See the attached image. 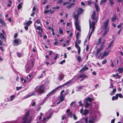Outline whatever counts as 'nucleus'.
I'll use <instances>...</instances> for the list:
<instances>
[{
  "instance_id": "f257e3e1",
  "label": "nucleus",
  "mask_w": 123,
  "mask_h": 123,
  "mask_svg": "<svg viewBox=\"0 0 123 123\" xmlns=\"http://www.w3.org/2000/svg\"><path fill=\"white\" fill-rule=\"evenodd\" d=\"M83 11V9L81 8H79L77 11V14H75L74 13L73 14V17L75 19V25L77 30L78 31H81L80 27V21L78 19L79 15L81 14Z\"/></svg>"
},
{
  "instance_id": "f03ea898",
  "label": "nucleus",
  "mask_w": 123,
  "mask_h": 123,
  "mask_svg": "<svg viewBox=\"0 0 123 123\" xmlns=\"http://www.w3.org/2000/svg\"><path fill=\"white\" fill-rule=\"evenodd\" d=\"M44 91L43 86H37L35 88L34 91L33 92L24 97V98L26 99L31 96L35 95L37 94L38 95L41 94L43 93Z\"/></svg>"
},
{
  "instance_id": "7ed1b4c3",
  "label": "nucleus",
  "mask_w": 123,
  "mask_h": 123,
  "mask_svg": "<svg viewBox=\"0 0 123 123\" xmlns=\"http://www.w3.org/2000/svg\"><path fill=\"white\" fill-rule=\"evenodd\" d=\"M34 62L32 61H29L27 62L25 65V70L26 72H29L32 68L33 66Z\"/></svg>"
},
{
  "instance_id": "20e7f679",
  "label": "nucleus",
  "mask_w": 123,
  "mask_h": 123,
  "mask_svg": "<svg viewBox=\"0 0 123 123\" xmlns=\"http://www.w3.org/2000/svg\"><path fill=\"white\" fill-rule=\"evenodd\" d=\"M89 28L90 30L89 32L90 31V29L91 28H92V30L90 34H88V39L89 40L93 32H94V30L95 29V22H94L93 21L92 22V23H91V21L90 19H89Z\"/></svg>"
},
{
  "instance_id": "39448f33",
  "label": "nucleus",
  "mask_w": 123,
  "mask_h": 123,
  "mask_svg": "<svg viewBox=\"0 0 123 123\" xmlns=\"http://www.w3.org/2000/svg\"><path fill=\"white\" fill-rule=\"evenodd\" d=\"M43 115L42 113H40V115L37 118V123H46V122L45 121L47 119H48L50 118L51 117V114L49 116L46 118H43V121H40L42 118V116Z\"/></svg>"
},
{
  "instance_id": "423d86ee",
  "label": "nucleus",
  "mask_w": 123,
  "mask_h": 123,
  "mask_svg": "<svg viewBox=\"0 0 123 123\" xmlns=\"http://www.w3.org/2000/svg\"><path fill=\"white\" fill-rule=\"evenodd\" d=\"M72 82V80H70L68 81L66 83L64 84H63L62 86H60L58 87H57L55 89H54L53 90H52L51 92L49 94H51L52 95L53 94H54L55 92L59 88H61L63 86H64L68 85L70 83Z\"/></svg>"
},
{
  "instance_id": "0eeeda50",
  "label": "nucleus",
  "mask_w": 123,
  "mask_h": 123,
  "mask_svg": "<svg viewBox=\"0 0 123 123\" xmlns=\"http://www.w3.org/2000/svg\"><path fill=\"white\" fill-rule=\"evenodd\" d=\"M93 99L90 98L89 97L86 98L84 100L85 103V107L86 108H87L91 105V104L89 103V102H90L92 101Z\"/></svg>"
},
{
  "instance_id": "6e6552de",
  "label": "nucleus",
  "mask_w": 123,
  "mask_h": 123,
  "mask_svg": "<svg viewBox=\"0 0 123 123\" xmlns=\"http://www.w3.org/2000/svg\"><path fill=\"white\" fill-rule=\"evenodd\" d=\"M29 111H27L26 112L25 116L23 118V122L22 123H30L31 122V118L29 121L26 122L27 120L28 119V118L29 115Z\"/></svg>"
},
{
  "instance_id": "1a4fd4ad",
  "label": "nucleus",
  "mask_w": 123,
  "mask_h": 123,
  "mask_svg": "<svg viewBox=\"0 0 123 123\" xmlns=\"http://www.w3.org/2000/svg\"><path fill=\"white\" fill-rule=\"evenodd\" d=\"M110 52V51H105L103 54L102 53H100L98 57V58H100L101 60L103 59L105 56L108 55Z\"/></svg>"
},
{
  "instance_id": "9d476101",
  "label": "nucleus",
  "mask_w": 123,
  "mask_h": 123,
  "mask_svg": "<svg viewBox=\"0 0 123 123\" xmlns=\"http://www.w3.org/2000/svg\"><path fill=\"white\" fill-rule=\"evenodd\" d=\"M81 40H77L75 42V46L78 49V51L79 54H80V48L78 44H79L81 43Z\"/></svg>"
},
{
  "instance_id": "9b49d317",
  "label": "nucleus",
  "mask_w": 123,
  "mask_h": 123,
  "mask_svg": "<svg viewBox=\"0 0 123 123\" xmlns=\"http://www.w3.org/2000/svg\"><path fill=\"white\" fill-rule=\"evenodd\" d=\"M109 21V19H108L106 21L104 22L103 26V30L109 29V28H108Z\"/></svg>"
},
{
  "instance_id": "f8f14e48",
  "label": "nucleus",
  "mask_w": 123,
  "mask_h": 123,
  "mask_svg": "<svg viewBox=\"0 0 123 123\" xmlns=\"http://www.w3.org/2000/svg\"><path fill=\"white\" fill-rule=\"evenodd\" d=\"M32 23V21H28L26 23L24 24V25L25 26V29L26 30H28V27Z\"/></svg>"
},
{
  "instance_id": "ddd939ff",
  "label": "nucleus",
  "mask_w": 123,
  "mask_h": 123,
  "mask_svg": "<svg viewBox=\"0 0 123 123\" xmlns=\"http://www.w3.org/2000/svg\"><path fill=\"white\" fill-rule=\"evenodd\" d=\"M36 23L35 24V27L36 29H37L40 31L39 32V34L40 35L41 37L42 36L41 34L43 32V29L40 26H37L35 25Z\"/></svg>"
},
{
  "instance_id": "4468645a",
  "label": "nucleus",
  "mask_w": 123,
  "mask_h": 123,
  "mask_svg": "<svg viewBox=\"0 0 123 123\" xmlns=\"http://www.w3.org/2000/svg\"><path fill=\"white\" fill-rule=\"evenodd\" d=\"M95 14L96 12L94 11L93 12L91 16V18L92 20H94L95 22L96 23L97 22L98 18L97 17L95 18Z\"/></svg>"
},
{
  "instance_id": "2eb2a0df",
  "label": "nucleus",
  "mask_w": 123,
  "mask_h": 123,
  "mask_svg": "<svg viewBox=\"0 0 123 123\" xmlns=\"http://www.w3.org/2000/svg\"><path fill=\"white\" fill-rule=\"evenodd\" d=\"M81 113L84 115H87L89 112V111L85 109L84 110L83 112V109H81L80 111Z\"/></svg>"
},
{
  "instance_id": "dca6fc26",
  "label": "nucleus",
  "mask_w": 123,
  "mask_h": 123,
  "mask_svg": "<svg viewBox=\"0 0 123 123\" xmlns=\"http://www.w3.org/2000/svg\"><path fill=\"white\" fill-rule=\"evenodd\" d=\"M103 48L104 44H101V45L100 48H98L97 49V52L96 53V54L97 56L98 55L99 53L102 50Z\"/></svg>"
},
{
  "instance_id": "f3484780",
  "label": "nucleus",
  "mask_w": 123,
  "mask_h": 123,
  "mask_svg": "<svg viewBox=\"0 0 123 123\" xmlns=\"http://www.w3.org/2000/svg\"><path fill=\"white\" fill-rule=\"evenodd\" d=\"M14 42L17 45H18L21 43V42L19 39H15L14 40Z\"/></svg>"
},
{
  "instance_id": "a211bd4d",
  "label": "nucleus",
  "mask_w": 123,
  "mask_h": 123,
  "mask_svg": "<svg viewBox=\"0 0 123 123\" xmlns=\"http://www.w3.org/2000/svg\"><path fill=\"white\" fill-rule=\"evenodd\" d=\"M88 69V68L86 66H85L80 71V72H82L85 70H87Z\"/></svg>"
},
{
  "instance_id": "6ab92c4d",
  "label": "nucleus",
  "mask_w": 123,
  "mask_h": 123,
  "mask_svg": "<svg viewBox=\"0 0 123 123\" xmlns=\"http://www.w3.org/2000/svg\"><path fill=\"white\" fill-rule=\"evenodd\" d=\"M3 33H0V37L1 39H4L5 38V37L4 35L5 34L4 31L3 30H2Z\"/></svg>"
},
{
  "instance_id": "aec40b11",
  "label": "nucleus",
  "mask_w": 123,
  "mask_h": 123,
  "mask_svg": "<svg viewBox=\"0 0 123 123\" xmlns=\"http://www.w3.org/2000/svg\"><path fill=\"white\" fill-rule=\"evenodd\" d=\"M96 120V118L94 117H92L89 121V123H94Z\"/></svg>"
},
{
  "instance_id": "412c9836",
  "label": "nucleus",
  "mask_w": 123,
  "mask_h": 123,
  "mask_svg": "<svg viewBox=\"0 0 123 123\" xmlns=\"http://www.w3.org/2000/svg\"><path fill=\"white\" fill-rule=\"evenodd\" d=\"M111 77L114 78L117 77L118 79H120L121 77V76L119 75L118 73H117L116 74H113L111 76Z\"/></svg>"
},
{
  "instance_id": "4be33fe9",
  "label": "nucleus",
  "mask_w": 123,
  "mask_h": 123,
  "mask_svg": "<svg viewBox=\"0 0 123 123\" xmlns=\"http://www.w3.org/2000/svg\"><path fill=\"white\" fill-rule=\"evenodd\" d=\"M32 79V78L31 77V75L30 74H29L28 75V76L27 77V81L30 82L31 81Z\"/></svg>"
},
{
  "instance_id": "5701e85b",
  "label": "nucleus",
  "mask_w": 123,
  "mask_h": 123,
  "mask_svg": "<svg viewBox=\"0 0 123 123\" xmlns=\"http://www.w3.org/2000/svg\"><path fill=\"white\" fill-rule=\"evenodd\" d=\"M64 77V76L63 74L62 73H61L58 76V78L59 80H61L63 79Z\"/></svg>"
},
{
  "instance_id": "b1692460",
  "label": "nucleus",
  "mask_w": 123,
  "mask_h": 123,
  "mask_svg": "<svg viewBox=\"0 0 123 123\" xmlns=\"http://www.w3.org/2000/svg\"><path fill=\"white\" fill-rule=\"evenodd\" d=\"M64 100V99L63 95H61V96L60 98V101H59V102H58L57 104H59L60 103V102H62Z\"/></svg>"
},
{
  "instance_id": "393cba45",
  "label": "nucleus",
  "mask_w": 123,
  "mask_h": 123,
  "mask_svg": "<svg viewBox=\"0 0 123 123\" xmlns=\"http://www.w3.org/2000/svg\"><path fill=\"white\" fill-rule=\"evenodd\" d=\"M95 7L96 9V11L97 12H98L99 11V8L98 6L96 3H95L94 4Z\"/></svg>"
},
{
  "instance_id": "a878e982",
  "label": "nucleus",
  "mask_w": 123,
  "mask_h": 123,
  "mask_svg": "<svg viewBox=\"0 0 123 123\" xmlns=\"http://www.w3.org/2000/svg\"><path fill=\"white\" fill-rule=\"evenodd\" d=\"M123 71V68H119L117 69V71L119 73H122Z\"/></svg>"
},
{
  "instance_id": "bb28decb",
  "label": "nucleus",
  "mask_w": 123,
  "mask_h": 123,
  "mask_svg": "<svg viewBox=\"0 0 123 123\" xmlns=\"http://www.w3.org/2000/svg\"><path fill=\"white\" fill-rule=\"evenodd\" d=\"M15 96L14 95H12L11 96L10 98L9 99H8V100L9 101H11L13 100L14 99Z\"/></svg>"
},
{
  "instance_id": "cd10ccee",
  "label": "nucleus",
  "mask_w": 123,
  "mask_h": 123,
  "mask_svg": "<svg viewBox=\"0 0 123 123\" xmlns=\"http://www.w3.org/2000/svg\"><path fill=\"white\" fill-rule=\"evenodd\" d=\"M101 39L102 38H100L98 39V41L96 43L97 45H99L100 44L101 42Z\"/></svg>"
},
{
  "instance_id": "c85d7f7f",
  "label": "nucleus",
  "mask_w": 123,
  "mask_h": 123,
  "mask_svg": "<svg viewBox=\"0 0 123 123\" xmlns=\"http://www.w3.org/2000/svg\"><path fill=\"white\" fill-rule=\"evenodd\" d=\"M116 91V89H113V91L112 92H110V95H114V94L115 93V92Z\"/></svg>"
},
{
  "instance_id": "c756f323",
  "label": "nucleus",
  "mask_w": 123,
  "mask_h": 123,
  "mask_svg": "<svg viewBox=\"0 0 123 123\" xmlns=\"http://www.w3.org/2000/svg\"><path fill=\"white\" fill-rule=\"evenodd\" d=\"M117 19V17L115 15H114L113 17L111 18V20L113 22H114Z\"/></svg>"
},
{
  "instance_id": "7c9ffc66",
  "label": "nucleus",
  "mask_w": 123,
  "mask_h": 123,
  "mask_svg": "<svg viewBox=\"0 0 123 123\" xmlns=\"http://www.w3.org/2000/svg\"><path fill=\"white\" fill-rule=\"evenodd\" d=\"M105 30V32L103 34V36L104 37L106 34L109 31V29H107L106 30Z\"/></svg>"
},
{
  "instance_id": "2f4dec72",
  "label": "nucleus",
  "mask_w": 123,
  "mask_h": 123,
  "mask_svg": "<svg viewBox=\"0 0 123 123\" xmlns=\"http://www.w3.org/2000/svg\"><path fill=\"white\" fill-rule=\"evenodd\" d=\"M117 95L116 94V96H113L112 97V99L113 100H114L115 99L117 100L118 99Z\"/></svg>"
},
{
  "instance_id": "473e14b6",
  "label": "nucleus",
  "mask_w": 123,
  "mask_h": 123,
  "mask_svg": "<svg viewBox=\"0 0 123 123\" xmlns=\"http://www.w3.org/2000/svg\"><path fill=\"white\" fill-rule=\"evenodd\" d=\"M80 37V33L78 32L77 33L76 36V38L77 40L79 39Z\"/></svg>"
},
{
  "instance_id": "72a5a7b5",
  "label": "nucleus",
  "mask_w": 123,
  "mask_h": 123,
  "mask_svg": "<svg viewBox=\"0 0 123 123\" xmlns=\"http://www.w3.org/2000/svg\"><path fill=\"white\" fill-rule=\"evenodd\" d=\"M77 60L79 62H80L82 60L81 57L80 56H78L77 57Z\"/></svg>"
},
{
  "instance_id": "f704fd0d",
  "label": "nucleus",
  "mask_w": 123,
  "mask_h": 123,
  "mask_svg": "<svg viewBox=\"0 0 123 123\" xmlns=\"http://www.w3.org/2000/svg\"><path fill=\"white\" fill-rule=\"evenodd\" d=\"M22 3H19L18 6V9H21L22 7Z\"/></svg>"
},
{
  "instance_id": "c9c22d12",
  "label": "nucleus",
  "mask_w": 123,
  "mask_h": 123,
  "mask_svg": "<svg viewBox=\"0 0 123 123\" xmlns=\"http://www.w3.org/2000/svg\"><path fill=\"white\" fill-rule=\"evenodd\" d=\"M107 0H102L100 2V6H101L103 3L106 2Z\"/></svg>"
},
{
  "instance_id": "e433bc0d",
  "label": "nucleus",
  "mask_w": 123,
  "mask_h": 123,
  "mask_svg": "<svg viewBox=\"0 0 123 123\" xmlns=\"http://www.w3.org/2000/svg\"><path fill=\"white\" fill-rule=\"evenodd\" d=\"M0 22L3 25H5V23L4 21L1 19H0Z\"/></svg>"
},
{
  "instance_id": "4c0bfd02",
  "label": "nucleus",
  "mask_w": 123,
  "mask_h": 123,
  "mask_svg": "<svg viewBox=\"0 0 123 123\" xmlns=\"http://www.w3.org/2000/svg\"><path fill=\"white\" fill-rule=\"evenodd\" d=\"M79 78H86L87 77V76L86 75H80L79 76Z\"/></svg>"
},
{
  "instance_id": "58836bf2",
  "label": "nucleus",
  "mask_w": 123,
  "mask_h": 123,
  "mask_svg": "<svg viewBox=\"0 0 123 123\" xmlns=\"http://www.w3.org/2000/svg\"><path fill=\"white\" fill-rule=\"evenodd\" d=\"M109 1L110 3V5L111 6H112L114 4V3L113 2V0H109Z\"/></svg>"
},
{
  "instance_id": "ea45409f",
  "label": "nucleus",
  "mask_w": 123,
  "mask_h": 123,
  "mask_svg": "<svg viewBox=\"0 0 123 123\" xmlns=\"http://www.w3.org/2000/svg\"><path fill=\"white\" fill-rule=\"evenodd\" d=\"M21 80L22 82H23L24 83H25L26 82V81L24 79L23 77L21 78Z\"/></svg>"
},
{
  "instance_id": "a19ab883",
  "label": "nucleus",
  "mask_w": 123,
  "mask_h": 123,
  "mask_svg": "<svg viewBox=\"0 0 123 123\" xmlns=\"http://www.w3.org/2000/svg\"><path fill=\"white\" fill-rule=\"evenodd\" d=\"M59 33L60 34H61L63 33V31L62 30L61 28H59Z\"/></svg>"
},
{
  "instance_id": "79ce46f5",
  "label": "nucleus",
  "mask_w": 123,
  "mask_h": 123,
  "mask_svg": "<svg viewBox=\"0 0 123 123\" xmlns=\"http://www.w3.org/2000/svg\"><path fill=\"white\" fill-rule=\"evenodd\" d=\"M113 43V41H112L110 43L109 45H108V47L110 48V47L112 45Z\"/></svg>"
},
{
  "instance_id": "37998d69",
  "label": "nucleus",
  "mask_w": 123,
  "mask_h": 123,
  "mask_svg": "<svg viewBox=\"0 0 123 123\" xmlns=\"http://www.w3.org/2000/svg\"><path fill=\"white\" fill-rule=\"evenodd\" d=\"M17 55L18 57H20L22 56V53H17Z\"/></svg>"
},
{
  "instance_id": "c03bdc74",
  "label": "nucleus",
  "mask_w": 123,
  "mask_h": 123,
  "mask_svg": "<svg viewBox=\"0 0 123 123\" xmlns=\"http://www.w3.org/2000/svg\"><path fill=\"white\" fill-rule=\"evenodd\" d=\"M117 94V97L118 98L119 97L120 98H122V95L121 93L117 94Z\"/></svg>"
},
{
  "instance_id": "a18cd8bd",
  "label": "nucleus",
  "mask_w": 123,
  "mask_h": 123,
  "mask_svg": "<svg viewBox=\"0 0 123 123\" xmlns=\"http://www.w3.org/2000/svg\"><path fill=\"white\" fill-rule=\"evenodd\" d=\"M107 62V60L105 59V60H103L102 62V64H104L106 63Z\"/></svg>"
},
{
  "instance_id": "49530a36",
  "label": "nucleus",
  "mask_w": 123,
  "mask_h": 123,
  "mask_svg": "<svg viewBox=\"0 0 123 123\" xmlns=\"http://www.w3.org/2000/svg\"><path fill=\"white\" fill-rule=\"evenodd\" d=\"M59 8L60 7L59 6H57L56 7H52V8L54 9H59Z\"/></svg>"
},
{
  "instance_id": "de8ad7c7",
  "label": "nucleus",
  "mask_w": 123,
  "mask_h": 123,
  "mask_svg": "<svg viewBox=\"0 0 123 123\" xmlns=\"http://www.w3.org/2000/svg\"><path fill=\"white\" fill-rule=\"evenodd\" d=\"M68 116L70 117H72V116H73V115H72V112H71L69 114Z\"/></svg>"
},
{
  "instance_id": "09e8293b",
  "label": "nucleus",
  "mask_w": 123,
  "mask_h": 123,
  "mask_svg": "<svg viewBox=\"0 0 123 123\" xmlns=\"http://www.w3.org/2000/svg\"><path fill=\"white\" fill-rule=\"evenodd\" d=\"M69 3L68 2H64L63 3V5H68L69 4Z\"/></svg>"
},
{
  "instance_id": "8fccbe9b",
  "label": "nucleus",
  "mask_w": 123,
  "mask_h": 123,
  "mask_svg": "<svg viewBox=\"0 0 123 123\" xmlns=\"http://www.w3.org/2000/svg\"><path fill=\"white\" fill-rule=\"evenodd\" d=\"M123 24V23H121L120 24V25H118L117 26V27L118 28H119L121 27V26Z\"/></svg>"
},
{
  "instance_id": "3c124183",
  "label": "nucleus",
  "mask_w": 123,
  "mask_h": 123,
  "mask_svg": "<svg viewBox=\"0 0 123 123\" xmlns=\"http://www.w3.org/2000/svg\"><path fill=\"white\" fill-rule=\"evenodd\" d=\"M58 56V54H56V55H55V57L54 58V60H56L57 59V58Z\"/></svg>"
},
{
  "instance_id": "603ef678",
  "label": "nucleus",
  "mask_w": 123,
  "mask_h": 123,
  "mask_svg": "<svg viewBox=\"0 0 123 123\" xmlns=\"http://www.w3.org/2000/svg\"><path fill=\"white\" fill-rule=\"evenodd\" d=\"M75 102H74V101H73V102H72L71 103V104H70V105L71 106H73V105L75 104Z\"/></svg>"
},
{
  "instance_id": "864d4df0",
  "label": "nucleus",
  "mask_w": 123,
  "mask_h": 123,
  "mask_svg": "<svg viewBox=\"0 0 123 123\" xmlns=\"http://www.w3.org/2000/svg\"><path fill=\"white\" fill-rule=\"evenodd\" d=\"M73 116L74 119L76 120L77 119V117L75 114H74L73 115Z\"/></svg>"
},
{
  "instance_id": "5fc2aeb1",
  "label": "nucleus",
  "mask_w": 123,
  "mask_h": 123,
  "mask_svg": "<svg viewBox=\"0 0 123 123\" xmlns=\"http://www.w3.org/2000/svg\"><path fill=\"white\" fill-rule=\"evenodd\" d=\"M122 30V28H120L117 32V34L118 35H119L120 33Z\"/></svg>"
},
{
  "instance_id": "6e6d98bb",
  "label": "nucleus",
  "mask_w": 123,
  "mask_h": 123,
  "mask_svg": "<svg viewBox=\"0 0 123 123\" xmlns=\"http://www.w3.org/2000/svg\"><path fill=\"white\" fill-rule=\"evenodd\" d=\"M113 87V84L112 83H111L110 86L109 87V88H112Z\"/></svg>"
},
{
  "instance_id": "4d7b16f0",
  "label": "nucleus",
  "mask_w": 123,
  "mask_h": 123,
  "mask_svg": "<svg viewBox=\"0 0 123 123\" xmlns=\"http://www.w3.org/2000/svg\"><path fill=\"white\" fill-rule=\"evenodd\" d=\"M22 88V87H16V90H20V89H21Z\"/></svg>"
},
{
  "instance_id": "13d9d810",
  "label": "nucleus",
  "mask_w": 123,
  "mask_h": 123,
  "mask_svg": "<svg viewBox=\"0 0 123 123\" xmlns=\"http://www.w3.org/2000/svg\"><path fill=\"white\" fill-rule=\"evenodd\" d=\"M49 12L51 14L53 13L54 12V10H52L51 9L49 10Z\"/></svg>"
},
{
  "instance_id": "bf43d9fd",
  "label": "nucleus",
  "mask_w": 123,
  "mask_h": 123,
  "mask_svg": "<svg viewBox=\"0 0 123 123\" xmlns=\"http://www.w3.org/2000/svg\"><path fill=\"white\" fill-rule=\"evenodd\" d=\"M78 103L80 104L79 106H82L83 104L82 103V102L81 101H79L78 102Z\"/></svg>"
},
{
  "instance_id": "052dcab7",
  "label": "nucleus",
  "mask_w": 123,
  "mask_h": 123,
  "mask_svg": "<svg viewBox=\"0 0 123 123\" xmlns=\"http://www.w3.org/2000/svg\"><path fill=\"white\" fill-rule=\"evenodd\" d=\"M65 62V60H63V61H62L60 63L61 64H63V63H64Z\"/></svg>"
},
{
  "instance_id": "680f3d73",
  "label": "nucleus",
  "mask_w": 123,
  "mask_h": 123,
  "mask_svg": "<svg viewBox=\"0 0 123 123\" xmlns=\"http://www.w3.org/2000/svg\"><path fill=\"white\" fill-rule=\"evenodd\" d=\"M87 2L88 4H90L92 3V1L91 0H89Z\"/></svg>"
},
{
  "instance_id": "e2e57ef3",
  "label": "nucleus",
  "mask_w": 123,
  "mask_h": 123,
  "mask_svg": "<svg viewBox=\"0 0 123 123\" xmlns=\"http://www.w3.org/2000/svg\"><path fill=\"white\" fill-rule=\"evenodd\" d=\"M77 88L79 90H80L82 89V87L81 86H78L77 87Z\"/></svg>"
},
{
  "instance_id": "0e129e2a",
  "label": "nucleus",
  "mask_w": 123,
  "mask_h": 123,
  "mask_svg": "<svg viewBox=\"0 0 123 123\" xmlns=\"http://www.w3.org/2000/svg\"><path fill=\"white\" fill-rule=\"evenodd\" d=\"M48 53H49V55H50L52 54L53 53V52L52 51H50L48 52Z\"/></svg>"
},
{
  "instance_id": "69168bd1",
  "label": "nucleus",
  "mask_w": 123,
  "mask_h": 123,
  "mask_svg": "<svg viewBox=\"0 0 123 123\" xmlns=\"http://www.w3.org/2000/svg\"><path fill=\"white\" fill-rule=\"evenodd\" d=\"M36 23H37V24H39L40 23V20H37L36 22Z\"/></svg>"
},
{
  "instance_id": "338daca9",
  "label": "nucleus",
  "mask_w": 123,
  "mask_h": 123,
  "mask_svg": "<svg viewBox=\"0 0 123 123\" xmlns=\"http://www.w3.org/2000/svg\"><path fill=\"white\" fill-rule=\"evenodd\" d=\"M81 5L83 6H85L86 5L85 3H84L83 2H81Z\"/></svg>"
},
{
  "instance_id": "774afa93",
  "label": "nucleus",
  "mask_w": 123,
  "mask_h": 123,
  "mask_svg": "<svg viewBox=\"0 0 123 123\" xmlns=\"http://www.w3.org/2000/svg\"><path fill=\"white\" fill-rule=\"evenodd\" d=\"M49 12V10H46L44 12V13L45 14H46L48 12Z\"/></svg>"
}]
</instances>
